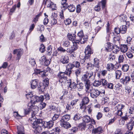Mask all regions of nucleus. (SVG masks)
<instances>
[{"label": "nucleus", "mask_w": 134, "mask_h": 134, "mask_svg": "<svg viewBox=\"0 0 134 134\" xmlns=\"http://www.w3.org/2000/svg\"><path fill=\"white\" fill-rule=\"evenodd\" d=\"M23 53V50L20 49H14L13 51V54H16L17 57L16 59L18 61L21 58V57Z\"/></svg>", "instance_id": "obj_16"}, {"label": "nucleus", "mask_w": 134, "mask_h": 134, "mask_svg": "<svg viewBox=\"0 0 134 134\" xmlns=\"http://www.w3.org/2000/svg\"><path fill=\"white\" fill-rule=\"evenodd\" d=\"M126 55L130 59L132 58L133 57V55L132 54L131 52H128L126 53Z\"/></svg>", "instance_id": "obj_51"}, {"label": "nucleus", "mask_w": 134, "mask_h": 134, "mask_svg": "<svg viewBox=\"0 0 134 134\" xmlns=\"http://www.w3.org/2000/svg\"><path fill=\"white\" fill-rule=\"evenodd\" d=\"M72 62V63H69L66 65V68L70 70L71 71L72 69L75 67V65Z\"/></svg>", "instance_id": "obj_40"}, {"label": "nucleus", "mask_w": 134, "mask_h": 134, "mask_svg": "<svg viewBox=\"0 0 134 134\" xmlns=\"http://www.w3.org/2000/svg\"><path fill=\"white\" fill-rule=\"evenodd\" d=\"M38 81L37 79L32 80L31 82V88L33 89H35L38 86Z\"/></svg>", "instance_id": "obj_23"}, {"label": "nucleus", "mask_w": 134, "mask_h": 134, "mask_svg": "<svg viewBox=\"0 0 134 134\" xmlns=\"http://www.w3.org/2000/svg\"><path fill=\"white\" fill-rule=\"evenodd\" d=\"M76 88L79 91H80L83 88L84 85L83 83L79 82V83H77L76 85Z\"/></svg>", "instance_id": "obj_36"}, {"label": "nucleus", "mask_w": 134, "mask_h": 134, "mask_svg": "<svg viewBox=\"0 0 134 134\" xmlns=\"http://www.w3.org/2000/svg\"><path fill=\"white\" fill-rule=\"evenodd\" d=\"M85 58L88 59L90 57L91 54L93 53V50L91 48L90 46H88L85 49Z\"/></svg>", "instance_id": "obj_12"}, {"label": "nucleus", "mask_w": 134, "mask_h": 134, "mask_svg": "<svg viewBox=\"0 0 134 134\" xmlns=\"http://www.w3.org/2000/svg\"><path fill=\"white\" fill-rule=\"evenodd\" d=\"M61 63L63 64H66L68 63L69 61V57L66 55H62L61 56L60 60Z\"/></svg>", "instance_id": "obj_18"}, {"label": "nucleus", "mask_w": 134, "mask_h": 134, "mask_svg": "<svg viewBox=\"0 0 134 134\" xmlns=\"http://www.w3.org/2000/svg\"><path fill=\"white\" fill-rule=\"evenodd\" d=\"M60 114H55L52 118V120L53 121L57 119L59 116Z\"/></svg>", "instance_id": "obj_54"}, {"label": "nucleus", "mask_w": 134, "mask_h": 134, "mask_svg": "<svg viewBox=\"0 0 134 134\" xmlns=\"http://www.w3.org/2000/svg\"><path fill=\"white\" fill-rule=\"evenodd\" d=\"M89 78L85 74L84 75L81 77V79L82 82L84 83L90 81L89 80Z\"/></svg>", "instance_id": "obj_29"}, {"label": "nucleus", "mask_w": 134, "mask_h": 134, "mask_svg": "<svg viewBox=\"0 0 134 134\" xmlns=\"http://www.w3.org/2000/svg\"><path fill=\"white\" fill-rule=\"evenodd\" d=\"M131 80V78L129 76L124 77L121 78L120 81V83L125 85H127Z\"/></svg>", "instance_id": "obj_15"}, {"label": "nucleus", "mask_w": 134, "mask_h": 134, "mask_svg": "<svg viewBox=\"0 0 134 134\" xmlns=\"http://www.w3.org/2000/svg\"><path fill=\"white\" fill-rule=\"evenodd\" d=\"M124 59V56L123 55H121L119 56L118 58V60L119 62L122 63L123 62Z\"/></svg>", "instance_id": "obj_58"}, {"label": "nucleus", "mask_w": 134, "mask_h": 134, "mask_svg": "<svg viewBox=\"0 0 134 134\" xmlns=\"http://www.w3.org/2000/svg\"><path fill=\"white\" fill-rule=\"evenodd\" d=\"M77 84L74 82H71V80H69L68 81V87L69 89L70 90L72 89H75L76 88Z\"/></svg>", "instance_id": "obj_19"}, {"label": "nucleus", "mask_w": 134, "mask_h": 134, "mask_svg": "<svg viewBox=\"0 0 134 134\" xmlns=\"http://www.w3.org/2000/svg\"><path fill=\"white\" fill-rule=\"evenodd\" d=\"M42 13H40L37 15H36L35 17L34 18L33 20V24L32 25H34L38 21V20L39 17L41 16Z\"/></svg>", "instance_id": "obj_32"}, {"label": "nucleus", "mask_w": 134, "mask_h": 134, "mask_svg": "<svg viewBox=\"0 0 134 134\" xmlns=\"http://www.w3.org/2000/svg\"><path fill=\"white\" fill-rule=\"evenodd\" d=\"M78 99H75L72 100L71 101V105L73 106L76 104L77 102L78 101Z\"/></svg>", "instance_id": "obj_64"}, {"label": "nucleus", "mask_w": 134, "mask_h": 134, "mask_svg": "<svg viewBox=\"0 0 134 134\" xmlns=\"http://www.w3.org/2000/svg\"><path fill=\"white\" fill-rule=\"evenodd\" d=\"M122 75V72L121 71L116 70L115 71V78L116 79H119Z\"/></svg>", "instance_id": "obj_35"}, {"label": "nucleus", "mask_w": 134, "mask_h": 134, "mask_svg": "<svg viewBox=\"0 0 134 134\" xmlns=\"http://www.w3.org/2000/svg\"><path fill=\"white\" fill-rule=\"evenodd\" d=\"M90 81L84 83L85 86L86 87V91L87 92H89L88 90L90 89Z\"/></svg>", "instance_id": "obj_42"}, {"label": "nucleus", "mask_w": 134, "mask_h": 134, "mask_svg": "<svg viewBox=\"0 0 134 134\" xmlns=\"http://www.w3.org/2000/svg\"><path fill=\"white\" fill-rule=\"evenodd\" d=\"M130 118L129 117V116H128L127 115H126L124 116H123L122 117V124L124 125L125 123V121H127L128 120H129V119H130Z\"/></svg>", "instance_id": "obj_38"}, {"label": "nucleus", "mask_w": 134, "mask_h": 134, "mask_svg": "<svg viewBox=\"0 0 134 134\" xmlns=\"http://www.w3.org/2000/svg\"><path fill=\"white\" fill-rule=\"evenodd\" d=\"M43 83L44 86L47 87L49 84V79L48 78H46L43 81Z\"/></svg>", "instance_id": "obj_49"}, {"label": "nucleus", "mask_w": 134, "mask_h": 134, "mask_svg": "<svg viewBox=\"0 0 134 134\" xmlns=\"http://www.w3.org/2000/svg\"><path fill=\"white\" fill-rule=\"evenodd\" d=\"M54 122L50 120L45 122L42 119H37L34 121L32 124V127L38 132H41L42 130V127L44 126V127L50 128L52 127L54 125Z\"/></svg>", "instance_id": "obj_1"}, {"label": "nucleus", "mask_w": 134, "mask_h": 134, "mask_svg": "<svg viewBox=\"0 0 134 134\" xmlns=\"http://www.w3.org/2000/svg\"><path fill=\"white\" fill-rule=\"evenodd\" d=\"M127 16L125 14H122L120 16V19L121 22L125 23L124 24L128 25L129 24V22H127L126 21L127 20Z\"/></svg>", "instance_id": "obj_22"}, {"label": "nucleus", "mask_w": 134, "mask_h": 134, "mask_svg": "<svg viewBox=\"0 0 134 134\" xmlns=\"http://www.w3.org/2000/svg\"><path fill=\"white\" fill-rule=\"evenodd\" d=\"M72 72V71H70L68 68H66V70L65 71L63 72L64 73L65 76L67 75L69 76L71 74Z\"/></svg>", "instance_id": "obj_46"}, {"label": "nucleus", "mask_w": 134, "mask_h": 134, "mask_svg": "<svg viewBox=\"0 0 134 134\" xmlns=\"http://www.w3.org/2000/svg\"><path fill=\"white\" fill-rule=\"evenodd\" d=\"M83 121L85 123H88L90 122L91 118L89 116L86 115L82 117Z\"/></svg>", "instance_id": "obj_26"}, {"label": "nucleus", "mask_w": 134, "mask_h": 134, "mask_svg": "<svg viewBox=\"0 0 134 134\" xmlns=\"http://www.w3.org/2000/svg\"><path fill=\"white\" fill-rule=\"evenodd\" d=\"M106 67L108 70L112 71L114 69V66L112 64L110 63L107 64Z\"/></svg>", "instance_id": "obj_30"}, {"label": "nucleus", "mask_w": 134, "mask_h": 134, "mask_svg": "<svg viewBox=\"0 0 134 134\" xmlns=\"http://www.w3.org/2000/svg\"><path fill=\"white\" fill-rule=\"evenodd\" d=\"M46 87V86H44L43 83H40L38 86V88L40 92H43L44 91Z\"/></svg>", "instance_id": "obj_28"}, {"label": "nucleus", "mask_w": 134, "mask_h": 134, "mask_svg": "<svg viewBox=\"0 0 134 134\" xmlns=\"http://www.w3.org/2000/svg\"><path fill=\"white\" fill-rule=\"evenodd\" d=\"M100 81L102 85L103 86H106L108 83L107 81L104 79H101L100 80Z\"/></svg>", "instance_id": "obj_52"}, {"label": "nucleus", "mask_w": 134, "mask_h": 134, "mask_svg": "<svg viewBox=\"0 0 134 134\" xmlns=\"http://www.w3.org/2000/svg\"><path fill=\"white\" fill-rule=\"evenodd\" d=\"M73 64L75 65V67L76 68H79L80 66V64L79 62L77 61H75L73 62Z\"/></svg>", "instance_id": "obj_57"}, {"label": "nucleus", "mask_w": 134, "mask_h": 134, "mask_svg": "<svg viewBox=\"0 0 134 134\" xmlns=\"http://www.w3.org/2000/svg\"><path fill=\"white\" fill-rule=\"evenodd\" d=\"M113 46L110 43H107L106 44L105 46L106 51L107 52L111 51L112 50Z\"/></svg>", "instance_id": "obj_24"}, {"label": "nucleus", "mask_w": 134, "mask_h": 134, "mask_svg": "<svg viewBox=\"0 0 134 134\" xmlns=\"http://www.w3.org/2000/svg\"><path fill=\"white\" fill-rule=\"evenodd\" d=\"M120 47L117 45L113 46L112 50L113 53H117L120 51Z\"/></svg>", "instance_id": "obj_34"}, {"label": "nucleus", "mask_w": 134, "mask_h": 134, "mask_svg": "<svg viewBox=\"0 0 134 134\" xmlns=\"http://www.w3.org/2000/svg\"><path fill=\"white\" fill-rule=\"evenodd\" d=\"M43 3H45L48 7L52 9V10H54L57 9V8L55 4L53 3L50 0H46Z\"/></svg>", "instance_id": "obj_10"}, {"label": "nucleus", "mask_w": 134, "mask_h": 134, "mask_svg": "<svg viewBox=\"0 0 134 134\" xmlns=\"http://www.w3.org/2000/svg\"><path fill=\"white\" fill-rule=\"evenodd\" d=\"M43 101H40L41 102L40 105V107L41 109H43L46 106V104L44 102H43Z\"/></svg>", "instance_id": "obj_53"}, {"label": "nucleus", "mask_w": 134, "mask_h": 134, "mask_svg": "<svg viewBox=\"0 0 134 134\" xmlns=\"http://www.w3.org/2000/svg\"><path fill=\"white\" fill-rule=\"evenodd\" d=\"M68 9L70 12H74L75 10V7L72 4H70L68 6Z\"/></svg>", "instance_id": "obj_39"}, {"label": "nucleus", "mask_w": 134, "mask_h": 134, "mask_svg": "<svg viewBox=\"0 0 134 134\" xmlns=\"http://www.w3.org/2000/svg\"><path fill=\"white\" fill-rule=\"evenodd\" d=\"M70 116L69 114H66L63 116L61 120H60L61 122H67L70 119Z\"/></svg>", "instance_id": "obj_21"}, {"label": "nucleus", "mask_w": 134, "mask_h": 134, "mask_svg": "<svg viewBox=\"0 0 134 134\" xmlns=\"http://www.w3.org/2000/svg\"><path fill=\"white\" fill-rule=\"evenodd\" d=\"M128 112L131 114H133L134 112V107H131L130 108Z\"/></svg>", "instance_id": "obj_63"}, {"label": "nucleus", "mask_w": 134, "mask_h": 134, "mask_svg": "<svg viewBox=\"0 0 134 134\" xmlns=\"http://www.w3.org/2000/svg\"><path fill=\"white\" fill-rule=\"evenodd\" d=\"M101 62L98 58H95L94 59L93 66L96 68V71H98L100 69V65L101 64Z\"/></svg>", "instance_id": "obj_11"}, {"label": "nucleus", "mask_w": 134, "mask_h": 134, "mask_svg": "<svg viewBox=\"0 0 134 134\" xmlns=\"http://www.w3.org/2000/svg\"><path fill=\"white\" fill-rule=\"evenodd\" d=\"M126 26H122L120 27L121 33L122 34L125 33L127 30Z\"/></svg>", "instance_id": "obj_37"}, {"label": "nucleus", "mask_w": 134, "mask_h": 134, "mask_svg": "<svg viewBox=\"0 0 134 134\" xmlns=\"http://www.w3.org/2000/svg\"><path fill=\"white\" fill-rule=\"evenodd\" d=\"M43 100L44 97L43 96H41L40 97L33 96L31 98L30 102L28 103V106L29 107V108H34L37 110H38L39 109L38 107L35 106V104L37 102L42 101Z\"/></svg>", "instance_id": "obj_2"}, {"label": "nucleus", "mask_w": 134, "mask_h": 134, "mask_svg": "<svg viewBox=\"0 0 134 134\" xmlns=\"http://www.w3.org/2000/svg\"><path fill=\"white\" fill-rule=\"evenodd\" d=\"M129 68V66L128 64H125L123 65L122 67V69L124 72H127Z\"/></svg>", "instance_id": "obj_41"}, {"label": "nucleus", "mask_w": 134, "mask_h": 134, "mask_svg": "<svg viewBox=\"0 0 134 134\" xmlns=\"http://www.w3.org/2000/svg\"><path fill=\"white\" fill-rule=\"evenodd\" d=\"M40 61L42 64L46 66L48 65L50 63V61L47 59L44 55H43L41 58Z\"/></svg>", "instance_id": "obj_17"}, {"label": "nucleus", "mask_w": 134, "mask_h": 134, "mask_svg": "<svg viewBox=\"0 0 134 134\" xmlns=\"http://www.w3.org/2000/svg\"><path fill=\"white\" fill-rule=\"evenodd\" d=\"M106 4V0H102L99 3L97 7H95V10L97 11H99L100 10V7H101L103 9L105 8Z\"/></svg>", "instance_id": "obj_14"}, {"label": "nucleus", "mask_w": 134, "mask_h": 134, "mask_svg": "<svg viewBox=\"0 0 134 134\" xmlns=\"http://www.w3.org/2000/svg\"><path fill=\"white\" fill-rule=\"evenodd\" d=\"M63 46L64 47H68L70 46V42L69 41H66L64 42L63 44Z\"/></svg>", "instance_id": "obj_55"}, {"label": "nucleus", "mask_w": 134, "mask_h": 134, "mask_svg": "<svg viewBox=\"0 0 134 134\" xmlns=\"http://www.w3.org/2000/svg\"><path fill=\"white\" fill-rule=\"evenodd\" d=\"M79 127L82 130H85L86 128V123H82L79 124Z\"/></svg>", "instance_id": "obj_44"}, {"label": "nucleus", "mask_w": 134, "mask_h": 134, "mask_svg": "<svg viewBox=\"0 0 134 134\" xmlns=\"http://www.w3.org/2000/svg\"><path fill=\"white\" fill-rule=\"evenodd\" d=\"M60 125L62 127L66 129H68L71 127L70 124L67 122H61Z\"/></svg>", "instance_id": "obj_31"}, {"label": "nucleus", "mask_w": 134, "mask_h": 134, "mask_svg": "<svg viewBox=\"0 0 134 134\" xmlns=\"http://www.w3.org/2000/svg\"><path fill=\"white\" fill-rule=\"evenodd\" d=\"M25 96L27 99H31V98L33 96L32 92H28L27 94H25Z\"/></svg>", "instance_id": "obj_50"}, {"label": "nucleus", "mask_w": 134, "mask_h": 134, "mask_svg": "<svg viewBox=\"0 0 134 134\" xmlns=\"http://www.w3.org/2000/svg\"><path fill=\"white\" fill-rule=\"evenodd\" d=\"M68 37L69 39L72 41L73 45L75 44L77 45V48L78 46L77 43H79V41L77 39H76V36L74 34H69L68 35Z\"/></svg>", "instance_id": "obj_13"}, {"label": "nucleus", "mask_w": 134, "mask_h": 134, "mask_svg": "<svg viewBox=\"0 0 134 134\" xmlns=\"http://www.w3.org/2000/svg\"><path fill=\"white\" fill-rule=\"evenodd\" d=\"M57 76L60 82L64 83L66 82L67 77L64 74V73L60 72L58 73Z\"/></svg>", "instance_id": "obj_8"}, {"label": "nucleus", "mask_w": 134, "mask_h": 134, "mask_svg": "<svg viewBox=\"0 0 134 134\" xmlns=\"http://www.w3.org/2000/svg\"><path fill=\"white\" fill-rule=\"evenodd\" d=\"M71 22L70 19H68L64 21V23L66 25H69L71 23Z\"/></svg>", "instance_id": "obj_62"}, {"label": "nucleus", "mask_w": 134, "mask_h": 134, "mask_svg": "<svg viewBox=\"0 0 134 134\" xmlns=\"http://www.w3.org/2000/svg\"><path fill=\"white\" fill-rule=\"evenodd\" d=\"M44 97V100L45 99L46 100H49L50 99V96L48 93L46 94L44 96H43Z\"/></svg>", "instance_id": "obj_61"}, {"label": "nucleus", "mask_w": 134, "mask_h": 134, "mask_svg": "<svg viewBox=\"0 0 134 134\" xmlns=\"http://www.w3.org/2000/svg\"><path fill=\"white\" fill-rule=\"evenodd\" d=\"M27 106V109H24L25 115H27L29 114L31 111H32V113H33L32 114V117L30 118L29 120L31 122V123L32 122H34V121H33L32 119V118L33 117V116H34V113H36V112H37L38 110H37L36 109L34 108H29V107H28V105ZM34 120H35L34 119H33V121H34Z\"/></svg>", "instance_id": "obj_6"}, {"label": "nucleus", "mask_w": 134, "mask_h": 134, "mask_svg": "<svg viewBox=\"0 0 134 134\" xmlns=\"http://www.w3.org/2000/svg\"><path fill=\"white\" fill-rule=\"evenodd\" d=\"M46 50V47L44 44H41L39 48L40 51L42 53H44Z\"/></svg>", "instance_id": "obj_45"}, {"label": "nucleus", "mask_w": 134, "mask_h": 134, "mask_svg": "<svg viewBox=\"0 0 134 134\" xmlns=\"http://www.w3.org/2000/svg\"><path fill=\"white\" fill-rule=\"evenodd\" d=\"M14 116L17 119H20L22 117L21 116L18 114V112H14Z\"/></svg>", "instance_id": "obj_59"}, {"label": "nucleus", "mask_w": 134, "mask_h": 134, "mask_svg": "<svg viewBox=\"0 0 134 134\" xmlns=\"http://www.w3.org/2000/svg\"><path fill=\"white\" fill-rule=\"evenodd\" d=\"M81 115L79 113H77L74 116V119L75 120H79L81 119Z\"/></svg>", "instance_id": "obj_48"}, {"label": "nucleus", "mask_w": 134, "mask_h": 134, "mask_svg": "<svg viewBox=\"0 0 134 134\" xmlns=\"http://www.w3.org/2000/svg\"><path fill=\"white\" fill-rule=\"evenodd\" d=\"M77 36L79 37L78 40L81 44H83L86 42L88 40V37L87 35L84 36L82 30H81L77 34Z\"/></svg>", "instance_id": "obj_5"}, {"label": "nucleus", "mask_w": 134, "mask_h": 134, "mask_svg": "<svg viewBox=\"0 0 134 134\" xmlns=\"http://www.w3.org/2000/svg\"><path fill=\"white\" fill-rule=\"evenodd\" d=\"M102 128L100 127L93 129L92 130L93 132L95 134L97 133H100L102 132Z\"/></svg>", "instance_id": "obj_27"}, {"label": "nucleus", "mask_w": 134, "mask_h": 134, "mask_svg": "<svg viewBox=\"0 0 134 134\" xmlns=\"http://www.w3.org/2000/svg\"><path fill=\"white\" fill-rule=\"evenodd\" d=\"M125 105L122 104H117L115 107V109L117 111L115 114L116 115L121 116L122 115V110L125 107Z\"/></svg>", "instance_id": "obj_7"}, {"label": "nucleus", "mask_w": 134, "mask_h": 134, "mask_svg": "<svg viewBox=\"0 0 134 134\" xmlns=\"http://www.w3.org/2000/svg\"><path fill=\"white\" fill-rule=\"evenodd\" d=\"M105 94V91H103L102 92L97 90L92 89L90 93V96L92 98H96L98 96L103 97Z\"/></svg>", "instance_id": "obj_4"}, {"label": "nucleus", "mask_w": 134, "mask_h": 134, "mask_svg": "<svg viewBox=\"0 0 134 134\" xmlns=\"http://www.w3.org/2000/svg\"><path fill=\"white\" fill-rule=\"evenodd\" d=\"M29 63L32 65V66H34L36 64L35 60L34 58H31V59H30Z\"/></svg>", "instance_id": "obj_56"}, {"label": "nucleus", "mask_w": 134, "mask_h": 134, "mask_svg": "<svg viewBox=\"0 0 134 134\" xmlns=\"http://www.w3.org/2000/svg\"><path fill=\"white\" fill-rule=\"evenodd\" d=\"M77 49V45L75 44L72 46L70 48H67L66 50L61 47H60L57 48V50L58 51L63 53L66 51L68 53L70 54L71 56V57L74 58L76 57V55L75 51Z\"/></svg>", "instance_id": "obj_3"}, {"label": "nucleus", "mask_w": 134, "mask_h": 134, "mask_svg": "<svg viewBox=\"0 0 134 134\" xmlns=\"http://www.w3.org/2000/svg\"><path fill=\"white\" fill-rule=\"evenodd\" d=\"M90 101L88 97L85 96L83 97L81 103L80 104V108L82 109L86 108L85 105L87 104Z\"/></svg>", "instance_id": "obj_9"}, {"label": "nucleus", "mask_w": 134, "mask_h": 134, "mask_svg": "<svg viewBox=\"0 0 134 134\" xmlns=\"http://www.w3.org/2000/svg\"><path fill=\"white\" fill-rule=\"evenodd\" d=\"M114 85L113 83H108L106 86V87L110 89H113V88Z\"/></svg>", "instance_id": "obj_60"}, {"label": "nucleus", "mask_w": 134, "mask_h": 134, "mask_svg": "<svg viewBox=\"0 0 134 134\" xmlns=\"http://www.w3.org/2000/svg\"><path fill=\"white\" fill-rule=\"evenodd\" d=\"M88 77V78H91L92 79H95L96 76V74L94 73L93 72L91 71H88L86 72L85 74Z\"/></svg>", "instance_id": "obj_20"}, {"label": "nucleus", "mask_w": 134, "mask_h": 134, "mask_svg": "<svg viewBox=\"0 0 134 134\" xmlns=\"http://www.w3.org/2000/svg\"><path fill=\"white\" fill-rule=\"evenodd\" d=\"M81 72V69L80 68H77L75 71V73L77 76L79 75Z\"/></svg>", "instance_id": "obj_47"}, {"label": "nucleus", "mask_w": 134, "mask_h": 134, "mask_svg": "<svg viewBox=\"0 0 134 134\" xmlns=\"http://www.w3.org/2000/svg\"><path fill=\"white\" fill-rule=\"evenodd\" d=\"M134 125L133 123H132V122L130 121L127 124V126L128 129L129 130H132Z\"/></svg>", "instance_id": "obj_43"}, {"label": "nucleus", "mask_w": 134, "mask_h": 134, "mask_svg": "<svg viewBox=\"0 0 134 134\" xmlns=\"http://www.w3.org/2000/svg\"><path fill=\"white\" fill-rule=\"evenodd\" d=\"M120 48L121 52L123 53L126 52L127 51L128 49L127 46L125 44H123L121 45Z\"/></svg>", "instance_id": "obj_33"}, {"label": "nucleus", "mask_w": 134, "mask_h": 134, "mask_svg": "<svg viewBox=\"0 0 134 134\" xmlns=\"http://www.w3.org/2000/svg\"><path fill=\"white\" fill-rule=\"evenodd\" d=\"M67 0H62L61 4L62 5V10H65L67 8H68V4L66 3Z\"/></svg>", "instance_id": "obj_25"}]
</instances>
